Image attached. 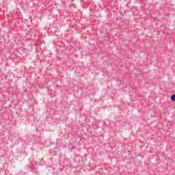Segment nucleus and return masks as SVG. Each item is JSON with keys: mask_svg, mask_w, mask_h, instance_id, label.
Wrapping results in <instances>:
<instances>
[{"mask_svg": "<svg viewBox=\"0 0 175 175\" xmlns=\"http://www.w3.org/2000/svg\"><path fill=\"white\" fill-rule=\"evenodd\" d=\"M171 100H172L173 102H175V94H172L171 96Z\"/></svg>", "mask_w": 175, "mask_h": 175, "instance_id": "f257e3e1", "label": "nucleus"}]
</instances>
